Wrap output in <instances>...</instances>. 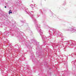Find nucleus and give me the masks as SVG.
<instances>
[{
  "label": "nucleus",
  "mask_w": 76,
  "mask_h": 76,
  "mask_svg": "<svg viewBox=\"0 0 76 76\" xmlns=\"http://www.w3.org/2000/svg\"><path fill=\"white\" fill-rule=\"evenodd\" d=\"M33 20L35 23V27L37 29L38 32L40 34L42 37V39L43 41H45L47 39V37H45L44 35H43V32L41 31V29L40 28V25L37 23V21L34 18H33Z\"/></svg>",
  "instance_id": "obj_1"
},
{
  "label": "nucleus",
  "mask_w": 76,
  "mask_h": 76,
  "mask_svg": "<svg viewBox=\"0 0 76 76\" xmlns=\"http://www.w3.org/2000/svg\"><path fill=\"white\" fill-rule=\"evenodd\" d=\"M66 31H70L71 33H76V28L75 27L74 28L67 27Z\"/></svg>",
  "instance_id": "obj_2"
},
{
  "label": "nucleus",
  "mask_w": 76,
  "mask_h": 76,
  "mask_svg": "<svg viewBox=\"0 0 76 76\" xmlns=\"http://www.w3.org/2000/svg\"><path fill=\"white\" fill-rule=\"evenodd\" d=\"M69 42H71V45H76V42L74 40H69Z\"/></svg>",
  "instance_id": "obj_3"
},
{
  "label": "nucleus",
  "mask_w": 76,
  "mask_h": 76,
  "mask_svg": "<svg viewBox=\"0 0 76 76\" xmlns=\"http://www.w3.org/2000/svg\"><path fill=\"white\" fill-rule=\"evenodd\" d=\"M51 30H52V31H53V35H56V29H54V28H51Z\"/></svg>",
  "instance_id": "obj_4"
},
{
  "label": "nucleus",
  "mask_w": 76,
  "mask_h": 76,
  "mask_svg": "<svg viewBox=\"0 0 76 76\" xmlns=\"http://www.w3.org/2000/svg\"><path fill=\"white\" fill-rule=\"evenodd\" d=\"M70 40L69 41H66L65 42L66 44H68L69 43V44L71 45V42H69Z\"/></svg>",
  "instance_id": "obj_5"
},
{
  "label": "nucleus",
  "mask_w": 76,
  "mask_h": 76,
  "mask_svg": "<svg viewBox=\"0 0 76 76\" xmlns=\"http://www.w3.org/2000/svg\"><path fill=\"white\" fill-rule=\"evenodd\" d=\"M29 15H30L31 16V18H33V17L34 16V15H32L31 13H30V12L29 13Z\"/></svg>",
  "instance_id": "obj_6"
},
{
  "label": "nucleus",
  "mask_w": 76,
  "mask_h": 76,
  "mask_svg": "<svg viewBox=\"0 0 76 76\" xmlns=\"http://www.w3.org/2000/svg\"><path fill=\"white\" fill-rule=\"evenodd\" d=\"M12 13V12L11 11V10H10V11L9 12V15H10V13Z\"/></svg>",
  "instance_id": "obj_7"
},
{
  "label": "nucleus",
  "mask_w": 76,
  "mask_h": 76,
  "mask_svg": "<svg viewBox=\"0 0 76 76\" xmlns=\"http://www.w3.org/2000/svg\"><path fill=\"white\" fill-rule=\"evenodd\" d=\"M57 34L58 35V36H60V35H61V33L59 32Z\"/></svg>",
  "instance_id": "obj_8"
},
{
  "label": "nucleus",
  "mask_w": 76,
  "mask_h": 76,
  "mask_svg": "<svg viewBox=\"0 0 76 76\" xmlns=\"http://www.w3.org/2000/svg\"><path fill=\"white\" fill-rule=\"evenodd\" d=\"M30 6H31V7H33V5L32 4H31L30 5Z\"/></svg>",
  "instance_id": "obj_9"
},
{
  "label": "nucleus",
  "mask_w": 76,
  "mask_h": 76,
  "mask_svg": "<svg viewBox=\"0 0 76 76\" xmlns=\"http://www.w3.org/2000/svg\"><path fill=\"white\" fill-rule=\"evenodd\" d=\"M37 18L39 17V15H37Z\"/></svg>",
  "instance_id": "obj_10"
},
{
  "label": "nucleus",
  "mask_w": 76,
  "mask_h": 76,
  "mask_svg": "<svg viewBox=\"0 0 76 76\" xmlns=\"http://www.w3.org/2000/svg\"><path fill=\"white\" fill-rule=\"evenodd\" d=\"M21 22H22V23H23V22H25V21H21Z\"/></svg>",
  "instance_id": "obj_11"
},
{
  "label": "nucleus",
  "mask_w": 76,
  "mask_h": 76,
  "mask_svg": "<svg viewBox=\"0 0 76 76\" xmlns=\"http://www.w3.org/2000/svg\"><path fill=\"white\" fill-rule=\"evenodd\" d=\"M63 38V37H61V38H62V39H64V38Z\"/></svg>",
  "instance_id": "obj_12"
},
{
  "label": "nucleus",
  "mask_w": 76,
  "mask_h": 76,
  "mask_svg": "<svg viewBox=\"0 0 76 76\" xmlns=\"http://www.w3.org/2000/svg\"><path fill=\"white\" fill-rule=\"evenodd\" d=\"M4 7H5V8H6V6H5Z\"/></svg>",
  "instance_id": "obj_13"
},
{
  "label": "nucleus",
  "mask_w": 76,
  "mask_h": 76,
  "mask_svg": "<svg viewBox=\"0 0 76 76\" xmlns=\"http://www.w3.org/2000/svg\"><path fill=\"white\" fill-rule=\"evenodd\" d=\"M64 4H66V3L65 2V3H64Z\"/></svg>",
  "instance_id": "obj_14"
},
{
  "label": "nucleus",
  "mask_w": 76,
  "mask_h": 76,
  "mask_svg": "<svg viewBox=\"0 0 76 76\" xmlns=\"http://www.w3.org/2000/svg\"><path fill=\"white\" fill-rule=\"evenodd\" d=\"M50 31H51V30H50L49 31V32H50Z\"/></svg>",
  "instance_id": "obj_15"
},
{
  "label": "nucleus",
  "mask_w": 76,
  "mask_h": 76,
  "mask_svg": "<svg viewBox=\"0 0 76 76\" xmlns=\"http://www.w3.org/2000/svg\"><path fill=\"white\" fill-rule=\"evenodd\" d=\"M45 63H46V64H47V62H46Z\"/></svg>",
  "instance_id": "obj_16"
},
{
  "label": "nucleus",
  "mask_w": 76,
  "mask_h": 76,
  "mask_svg": "<svg viewBox=\"0 0 76 76\" xmlns=\"http://www.w3.org/2000/svg\"><path fill=\"white\" fill-rule=\"evenodd\" d=\"M49 34H51V33H49Z\"/></svg>",
  "instance_id": "obj_17"
},
{
  "label": "nucleus",
  "mask_w": 76,
  "mask_h": 76,
  "mask_svg": "<svg viewBox=\"0 0 76 76\" xmlns=\"http://www.w3.org/2000/svg\"><path fill=\"white\" fill-rule=\"evenodd\" d=\"M73 61H72V63H73Z\"/></svg>",
  "instance_id": "obj_18"
},
{
  "label": "nucleus",
  "mask_w": 76,
  "mask_h": 76,
  "mask_svg": "<svg viewBox=\"0 0 76 76\" xmlns=\"http://www.w3.org/2000/svg\"><path fill=\"white\" fill-rule=\"evenodd\" d=\"M32 2H33V1H32Z\"/></svg>",
  "instance_id": "obj_19"
},
{
  "label": "nucleus",
  "mask_w": 76,
  "mask_h": 76,
  "mask_svg": "<svg viewBox=\"0 0 76 76\" xmlns=\"http://www.w3.org/2000/svg\"><path fill=\"white\" fill-rule=\"evenodd\" d=\"M56 35H57V34H56Z\"/></svg>",
  "instance_id": "obj_20"
}]
</instances>
